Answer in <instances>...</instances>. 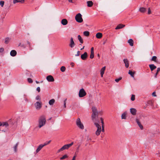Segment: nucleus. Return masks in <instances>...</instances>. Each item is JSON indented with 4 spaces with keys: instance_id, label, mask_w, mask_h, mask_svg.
Returning <instances> with one entry per match:
<instances>
[{
    "instance_id": "obj_23",
    "label": "nucleus",
    "mask_w": 160,
    "mask_h": 160,
    "mask_svg": "<svg viewBox=\"0 0 160 160\" xmlns=\"http://www.w3.org/2000/svg\"><path fill=\"white\" fill-rule=\"evenodd\" d=\"M139 11L142 13H144L146 11V8L143 7H141L139 9Z\"/></svg>"
},
{
    "instance_id": "obj_13",
    "label": "nucleus",
    "mask_w": 160,
    "mask_h": 160,
    "mask_svg": "<svg viewBox=\"0 0 160 160\" xmlns=\"http://www.w3.org/2000/svg\"><path fill=\"white\" fill-rule=\"evenodd\" d=\"M61 24L64 26L66 25L68 23V21L66 19H63L61 21Z\"/></svg>"
},
{
    "instance_id": "obj_31",
    "label": "nucleus",
    "mask_w": 160,
    "mask_h": 160,
    "mask_svg": "<svg viewBox=\"0 0 160 160\" xmlns=\"http://www.w3.org/2000/svg\"><path fill=\"white\" fill-rule=\"evenodd\" d=\"M134 72H132L130 70H129L128 74H130L132 77H134Z\"/></svg>"
},
{
    "instance_id": "obj_20",
    "label": "nucleus",
    "mask_w": 160,
    "mask_h": 160,
    "mask_svg": "<svg viewBox=\"0 0 160 160\" xmlns=\"http://www.w3.org/2000/svg\"><path fill=\"white\" fill-rule=\"evenodd\" d=\"M17 54V52L15 50H12L11 51L10 55L12 56H15Z\"/></svg>"
},
{
    "instance_id": "obj_2",
    "label": "nucleus",
    "mask_w": 160,
    "mask_h": 160,
    "mask_svg": "<svg viewBox=\"0 0 160 160\" xmlns=\"http://www.w3.org/2000/svg\"><path fill=\"white\" fill-rule=\"evenodd\" d=\"M46 120L44 116H42L40 118L39 120L38 127L40 128L43 126L45 124Z\"/></svg>"
},
{
    "instance_id": "obj_39",
    "label": "nucleus",
    "mask_w": 160,
    "mask_h": 160,
    "mask_svg": "<svg viewBox=\"0 0 160 160\" xmlns=\"http://www.w3.org/2000/svg\"><path fill=\"white\" fill-rule=\"evenodd\" d=\"M10 40V39L9 38H6L5 39V43L6 44H7Z\"/></svg>"
},
{
    "instance_id": "obj_54",
    "label": "nucleus",
    "mask_w": 160,
    "mask_h": 160,
    "mask_svg": "<svg viewBox=\"0 0 160 160\" xmlns=\"http://www.w3.org/2000/svg\"><path fill=\"white\" fill-rule=\"evenodd\" d=\"M91 52H94V48L93 47H92L91 49Z\"/></svg>"
},
{
    "instance_id": "obj_60",
    "label": "nucleus",
    "mask_w": 160,
    "mask_h": 160,
    "mask_svg": "<svg viewBox=\"0 0 160 160\" xmlns=\"http://www.w3.org/2000/svg\"><path fill=\"white\" fill-rule=\"evenodd\" d=\"M0 126L2 127V123L0 122Z\"/></svg>"
},
{
    "instance_id": "obj_26",
    "label": "nucleus",
    "mask_w": 160,
    "mask_h": 160,
    "mask_svg": "<svg viewBox=\"0 0 160 160\" xmlns=\"http://www.w3.org/2000/svg\"><path fill=\"white\" fill-rule=\"evenodd\" d=\"M25 0H13V3L14 4L17 2L23 3Z\"/></svg>"
},
{
    "instance_id": "obj_44",
    "label": "nucleus",
    "mask_w": 160,
    "mask_h": 160,
    "mask_svg": "<svg viewBox=\"0 0 160 160\" xmlns=\"http://www.w3.org/2000/svg\"><path fill=\"white\" fill-rule=\"evenodd\" d=\"M55 102V100L54 99H51V105H52Z\"/></svg>"
},
{
    "instance_id": "obj_55",
    "label": "nucleus",
    "mask_w": 160,
    "mask_h": 160,
    "mask_svg": "<svg viewBox=\"0 0 160 160\" xmlns=\"http://www.w3.org/2000/svg\"><path fill=\"white\" fill-rule=\"evenodd\" d=\"M152 95L153 96H155V97H156V93H155V92H154L152 93Z\"/></svg>"
},
{
    "instance_id": "obj_34",
    "label": "nucleus",
    "mask_w": 160,
    "mask_h": 160,
    "mask_svg": "<svg viewBox=\"0 0 160 160\" xmlns=\"http://www.w3.org/2000/svg\"><path fill=\"white\" fill-rule=\"evenodd\" d=\"M50 143V140L45 142L43 144H42V145L43 147H44V146H45L48 145V144H49Z\"/></svg>"
},
{
    "instance_id": "obj_49",
    "label": "nucleus",
    "mask_w": 160,
    "mask_h": 160,
    "mask_svg": "<svg viewBox=\"0 0 160 160\" xmlns=\"http://www.w3.org/2000/svg\"><path fill=\"white\" fill-rule=\"evenodd\" d=\"M4 51V49L3 48H0V52L1 53L3 52Z\"/></svg>"
},
{
    "instance_id": "obj_14",
    "label": "nucleus",
    "mask_w": 160,
    "mask_h": 160,
    "mask_svg": "<svg viewBox=\"0 0 160 160\" xmlns=\"http://www.w3.org/2000/svg\"><path fill=\"white\" fill-rule=\"evenodd\" d=\"M149 66L151 71H152L157 68V67L153 64H150Z\"/></svg>"
},
{
    "instance_id": "obj_1",
    "label": "nucleus",
    "mask_w": 160,
    "mask_h": 160,
    "mask_svg": "<svg viewBox=\"0 0 160 160\" xmlns=\"http://www.w3.org/2000/svg\"><path fill=\"white\" fill-rule=\"evenodd\" d=\"M92 119L93 120H96V117H98V112L97 111L96 107H93L92 108Z\"/></svg>"
},
{
    "instance_id": "obj_51",
    "label": "nucleus",
    "mask_w": 160,
    "mask_h": 160,
    "mask_svg": "<svg viewBox=\"0 0 160 160\" xmlns=\"http://www.w3.org/2000/svg\"><path fill=\"white\" fill-rule=\"evenodd\" d=\"M54 80L52 76L51 75V82H53Z\"/></svg>"
},
{
    "instance_id": "obj_12",
    "label": "nucleus",
    "mask_w": 160,
    "mask_h": 160,
    "mask_svg": "<svg viewBox=\"0 0 160 160\" xmlns=\"http://www.w3.org/2000/svg\"><path fill=\"white\" fill-rule=\"evenodd\" d=\"M130 112L132 115H135L136 114L137 110L134 108H131L130 109Z\"/></svg>"
},
{
    "instance_id": "obj_19",
    "label": "nucleus",
    "mask_w": 160,
    "mask_h": 160,
    "mask_svg": "<svg viewBox=\"0 0 160 160\" xmlns=\"http://www.w3.org/2000/svg\"><path fill=\"white\" fill-rule=\"evenodd\" d=\"M96 36L97 38L100 39L102 38V34L100 32H98L96 34Z\"/></svg>"
},
{
    "instance_id": "obj_35",
    "label": "nucleus",
    "mask_w": 160,
    "mask_h": 160,
    "mask_svg": "<svg viewBox=\"0 0 160 160\" xmlns=\"http://www.w3.org/2000/svg\"><path fill=\"white\" fill-rule=\"evenodd\" d=\"M68 157V156L67 155L65 154L63 155L62 157L60 158V160H63L65 159V158H67Z\"/></svg>"
},
{
    "instance_id": "obj_47",
    "label": "nucleus",
    "mask_w": 160,
    "mask_h": 160,
    "mask_svg": "<svg viewBox=\"0 0 160 160\" xmlns=\"http://www.w3.org/2000/svg\"><path fill=\"white\" fill-rule=\"evenodd\" d=\"M46 79L48 82H50V75L47 77Z\"/></svg>"
},
{
    "instance_id": "obj_18",
    "label": "nucleus",
    "mask_w": 160,
    "mask_h": 160,
    "mask_svg": "<svg viewBox=\"0 0 160 160\" xmlns=\"http://www.w3.org/2000/svg\"><path fill=\"white\" fill-rule=\"evenodd\" d=\"M125 26V25L121 24H119L116 28V29H118L122 28Z\"/></svg>"
},
{
    "instance_id": "obj_41",
    "label": "nucleus",
    "mask_w": 160,
    "mask_h": 160,
    "mask_svg": "<svg viewBox=\"0 0 160 160\" xmlns=\"http://www.w3.org/2000/svg\"><path fill=\"white\" fill-rule=\"evenodd\" d=\"M122 79V78L121 77H120L118 78L115 79V80L117 82H118L120 80H121Z\"/></svg>"
},
{
    "instance_id": "obj_43",
    "label": "nucleus",
    "mask_w": 160,
    "mask_h": 160,
    "mask_svg": "<svg viewBox=\"0 0 160 160\" xmlns=\"http://www.w3.org/2000/svg\"><path fill=\"white\" fill-rule=\"evenodd\" d=\"M87 141H91L92 140L91 138L89 135L87 136Z\"/></svg>"
},
{
    "instance_id": "obj_16",
    "label": "nucleus",
    "mask_w": 160,
    "mask_h": 160,
    "mask_svg": "<svg viewBox=\"0 0 160 160\" xmlns=\"http://www.w3.org/2000/svg\"><path fill=\"white\" fill-rule=\"evenodd\" d=\"M43 147L42 145V144H41L39 145L38 147V148L36 150V153H38Z\"/></svg>"
},
{
    "instance_id": "obj_56",
    "label": "nucleus",
    "mask_w": 160,
    "mask_h": 160,
    "mask_svg": "<svg viewBox=\"0 0 160 160\" xmlns=\"http://www.w3.org/2000/svg\"><path fill=\"white\" fill-rule=\"evenodd\" d=\"M102 131L104 132V125H102Z\"/></svg>"
},
{
    "instance_id": "obj_21",
    "label": "nucleus",
    "mask_w": 160,
    "mask_h": 160,
    "mask_svg": "<svg viewBox=\"0 0 160 160\" xmlns=\"http://www.w3.org/2000/svg\"><path fill=\"white\" fill-rule=\"evenodd\" d=\"M136 122L140 129H143V126L141 124L140 122L139 121V120L138 119H136Z\"/></svg>"
},
{
    "instance_id": "obj_7",
    "label": "nucleus",
    "mask_w": 160,
    "mask_h": 160,
    "mask_svg": "<svg viewBox=\"0 0 160 160\" xmlns=\"http://www.w3.org/2000/svg\"><path fill=\"white\" fill-rule=\"evenodd\" d=\"M86 93L83 88L80 90L78 93V96L80 98L86 96Z\"/></svg>"
},
{
    "instance_id": "obj_4",
    "label": "nucleus",
    "mask_w": 160,
    "mask_h": 160,
    "mask_svg": "<svg viewBox=\"0 0 160 160\" xmlns=\"http://www.w3.org/2000/svg\"><path fill=\"white\" fill-rule=\"evenodd\" d=\"M76 125L80 129H83L84 128V126L81 122V120L79 118H78L76 122Z\"/></svg>"
},
{
    "instance_id": "obj_29",
    "label": "nucleus",
    "mask_w": 160,
    "mask_h": 160,
    "mask_svg": "<svg viewBox=\"0 0 160 160\" xmlns=\"http://www.w3.org/2000/svg\"><path fill=\"white\" fill-rule=\"evenodd\" d=\"M18 145V143H17L14 146L13 148L15 152H16L17 151V148Z\"/></svg>"
},
{
    "instance_id": "obj_50",
    "label": "nucleus",
    "mask_w": 160,
    "mask_h": 160,
    "mask_svg": "<svg viewBox=\"0 0 160 160\" xmlns=\"http://www.w3.org/2000/svg\"><path fill=\"white\" fill-rule=\"evenodd\" d=\"M148 14H150L151 13V11L150 10V8H148Z\"/></svg>"
},
{
    "instance_id": "obj_38",
    "label": "nucleus",
    "mask_w": 160,
    "mask_h": 160,
    "mask_svg": "<svg viewBox=\"0 0 160 160\" xmlns=\"http://www.w3.org/2000/svg\"><path fill=\"white\" fill-rule=\"evenodd\" d=\"M157 57L155 56H153L152 58L151 61L156 62Z\"/></svg>"
},
{
    "instance_id": "obj_59",
    "label": "nucleus",
    "mask_w": 160,
    "mask_h": 160,
    "mask_svg": "<svg viewBox=\"0 0 160 160\" xmlns=\"http://www.w3.org/2000/svg\"><path fill=\"white\" fill-rule=\"evenodd\" d=\"M84 47H85V46H83V47L82 48H81L80 49V50H82L84 48Z\"/></svg>"
},
{
    "instance_id": "obj_33",
    "label": "nucleus",
    "mask_w": 160,
    "mask_h": 160,
    "mask_svg": "<svg viewBox=\"0 0 160 160\" xmlns=\"http://www.w3.org/2000/svg\"><path fill=\"white\" fill-rule=\"evenodd\" d=\"M160 71V68H158L157 69V72L155 73V76H154V77H155V78H157V75L158 74V72Z\"/></svg>"
},
{
    "instance_id": "obj_17",
    "label": "nucleus",
    "mask_w": 160,
    "mask_h": 160,
    "mask_svg": "<svg viewBox=\"0 0 160 160\" xmlns=\"http://www.w3.org/2000/svg\"><path fill=\"white\" fill-rule=\"evenodd\" d=\"M106 69V67L105 66L103 67L101 70L100 73L101 75V77H102L103 75L104 74V72Z\"/></svg>"
},
{
    "instance_id": "obj_61",
    "label": "nucleus",
    "mask_w": 160,
    "mask_h": 160,
    "mask_svg": "<svg viewBox=\"0 0 160 160\" xmlns=\"http://www.w3.org/2000/svg\"><path fill=\"white\" fill-rule=\"evenodd\" d=\"M71 64L72 65V67L73 66H74V63H73L72 62L71 63Z\"/></svg>"
},
{
    "instance_id": "obj_40",
    "label": "nucleus",
    "mask_w": 160,
    "mask_h": 160,
    "mask_svg": "<svg viewBox=\"0 0 160 160\" xmlns=\"http://www.w3.org/2000/svg\"><path fill=\"white\" fill-rule=\"evenodd\" d=\"M131 99L132 101H133L135 99V95L133 94H132L131 96Z\"/></svg>"
},
{
    "instance_id": "obj_11",
    "label": "nucleus",
    "mask_w": 160,
    "mask_h": 160,
    "mask_svg": "<svg viewBox=\"0 0 160 160\" xmlns=\"http://www.w3.org/2000/svg\"><path fill=\"white\" fill-rule=\"evenodd\" d=\"M88 53L87 52H85L83 54L81 55V58L82 60H85L88 57Z\"/></svg>"
},
{
    "instance_id": "obj_15",
    "label": "nucleus",
    "mask_w": 160,
    "mask_h": 160,
    "mask_svg": "<svg viewBox=\"0 0 160 160\" xmlns=\"http://www.w3.org/2000/svg\"><path fill=\"white\" fill-rule=\"evenodd\" d=\"M124 63L125 64V66L126 68H128L129 67V61L127 59H123Z\"/></svg>"
},
{
    "instance_id": "obj_36",
    "label": "nucleus",
    "mask_w": 160,
    "mask_h": 160,
    "mask_svg": "<svg viewBox=\"0 0 160 160\" xmlns=\"http://www.w3.org/2000/svg\"><path fill=\"white\" fill-rule=\"evenodd\" d=\"M60 70L62 72H64L66 70V68L64 66H62Z\"/></svg>"
},
{
    "instance_id": "obj_8",
    "label": "nucleus",
    "mask_w": 160,
    "mask_h": 160,
    "mask_svg": "<svg viewBox=\"0 0 160 160\" xmlns=\"http://www.w3.org/2000/svg\"><path fill=\"white\" fill-rule=\"evenodd\" d=\"M9 126V124L7 122H3L2 123V127L0 128V131L5 132V130H3V128L4 127L7 128Z\"/></svg>"
},
{
    "instance_id": "obj_30",
    "label": "nucleus",
    "mask_w": 160,
    "mask_h": 160,
    "mask_svg": "<svg viewBox=\"0 0 160 160\" xmlns=\"http://www.w3.org/2000/svg\"><path fill=\"white\" fill-rule=\"evenodd\" d=\"M83 34L85 36L88 37L89 36L90 33L88 31H86L83 32Z\"/></svg>"
},
{
    "instance_id": "obj_52",
    "label": "nucleus",
    "mask_w": 160,
    "mask_h": 160,
    "mask_svg": "<svg viewBox=\"0 0 160 160\" xmlns=\"http://www.w3.org/2000/svg\"><path fill=\"white\" fill-rule=\"evenodd\" d=\"M80 51H78L77 52V54L75 55L76 56H78L80 55Z\"/></svg>"
},
{
    "instance_id": "obj_5",
    "label": "nucleus",
    "mask_w": 160,
    "mask_h": 160,
    "mask_svg": "<svg viewBox=\"0 0 160 160\" xmlns=\"http://www.w3.org/2000/svg\"><path fill=\"white\" fill-rule=\"evenodd\" d=\"M82 16V15L80 13H78L77 14L75 17V19L76 21L79 23L82 22L83 19Z\"/></svg>"
},
{
    "instance_id": "obj_22",
    "label": "nucleus",
    "mask_w": 160,
    "mask_h": 160,
    "mask_svg": "<svg viewBox=\"0 0 160 160\" xmlns=\"http://www.w3.org/2000/svg\"><path fill=\"white\" fill-rule=\"evenodd\" d=\"M128 43H129L130 46H133V41L132 39H129L128 41Z\"/></svg>"
},
{
    "instance_id": "obj_37",
    "label": "nucleus",
    "mask_w": 160,
    "mask_h": 160,
    "mask_svg": "<svg viewBox=\"0 0 160 160\" xmlns=\"http://www.w3.org/2000/svg\"><path fill=\"white\" fill-rule=\"evenodd\" d=\"M94 57V52H91V54L90 56V58L91 59H92Z\"/></svg>"
},
{
    "instance_id": "obj_28",
    "label": "nucleus",
    "mask_w": 160,
    "mask_h": 160,
    "mask_svg": "<svg viewBox=\"0 0 160 160\" xmlns=\"http://www.w3.org/2000/svg\"><path fill=\"white\" fill-rule=\"evenodd\" d=\"M101 131V129H97V130L95 132V134L97 136H98L100 135Z\"/></svg>"
},
{
    "instance_id": "obj_63",
    "label": "nucleus",
    "mask_w": 160,
    "mask_h": 160,
    "mask_svg": "<svg viewBox=\"0 0 160 160\" xmlns=\"http://www.w3.org/2000/svg\"><path fill=\"white\" fill-rule=\"evenodd\" d=\"M27 43H28V44L29 45H30V42H29L28 41V42H27Z\"/></svg>"
},
{
    "instance_id": "obj_53",
    "label": "nucleus",
    "mask_w": 160,
    "mask_h": 160,
    "mask_svg": "<svg viewBox=\"0 0 160 160\" xmlns=\"http://www.w3.org/2000/svg\"><path fill=\"white\" fill-rule=\"evenodd\" d=\"M37 90L38 91V92H39L40 91V87H38L37 88Z\"/></svg>"
},
{
    "instance_id": "obj_57",
    "label": "nucleus",
    "mask_w": 160,
    "mask_h": 160,
    "mask_svg": "<svg viewBox=\"0 0 160 160\" xmlns=\"http://www.w3.org/2000/svg\"><path fill=\"white\" fill-rule=\"evenodd\" d=\"M76 157V156H74L72 160H75Z\"/></svg>"
},
{
    "instance_id": "obj_3",
    "label": "nucleus",
    "mask_w": 160,
    "mask_h": 160,
    "mask_svg": "<svg viewBox=\"0 0 160 160\" xmlns=\"http://www.w3.org/2000/svg\"><path fill=\"white\" fill-rule=\"evenodd\" d=\"M73 144V142H72L71 143L69 144H67L64 145L63 147H62L60 149H58L57 151L58 153H59V152L63 151L65 149H68Z\"/></svg>"
},
{
    "instance_id": "obj_46",
    "label": "nucleus",
    "mask_w": 160,
    "mask_h": 160,
    "mask_svg": "<svg viewBox=\"0 0 160 160\" xmlns=\"http://www.w3.org/2000/svg\"><path fill=\"white\" fill-rule=\"evenodd\" d=\"M66 101H67V99H66L64 100V102L63 107L64 108L66 107Z\"/></svg>"
},
{
    "instance_id": "obj_62",
    "label": "nucleus",
    "mask_w": 160,
    "mask_h": 160,
    "mask_svg": "<svg viewBox=\"0 0 160 160\" xmlns=\"http://www.w3.org/2000/svg\"><path fill=\"white\" fill-rule=\"evenodd\" d=\"M107 41V40H106L105 41H104L103 42V44H104L106 42V41Z\"/></svg>"
},
{
    "instance_id": "obj_48",
    "label": "nucleus",
    "mask_w": 160,
    "mask_h": 160,
    "mask_svg": "<svg viewBox=\"0 0 160 160\" xmlns=\"http://www.w3.org/2000/svg\"><path fill=\"white\" fill-rule=\"evenodd\" d=\"M100 120L101 121V122L102 124V125H104V122L103 118H100Z\"/></svg>"
},
{
    "instance_id": "obj_42",
    "label": "nucleus",
    "mask_w": 160,
    "mask_h": 160,
    "mask_svg": "<svg viewBox=\"0 0 160 160\" xmlns=\"http://www.w3.org/2000/svg\"><path fill=\"white\" fill-rule=\"evenodd\" d=\"M4 3V2L3 1H1L0 2V5L2 7H3Z\"/></svg>"
},
{
    "instance_id": "obj_10",
    "label": "nucleus",
    "mask_w": 160,
    "mask_h": 160,
    "mask_svg": "<svg viewBox=\"0 0 160 160\" xmlns=\"http://www.w3.org/2000/svg\"><path fill=\"white\" fill-rule=\"evenodd\" d=\"M75 44L74 43L73 38H71L70 40V43L69 44V46L71 48H73L75 45Z\"/></svg>"
},
{
    "instance_id": "obj_24",
    "label": "nucleus",
    "mask_w": 160,
    "mask_h": 160,
    "mask_svg": "<svg viewBox=\"0 0 160 160\" xmlns=\"http://www.w3.org/2000/svg\"><path fill=\"white\" fill-rule=\"evenodd\" d=\"M87 6L88 7H91L93 5V3L92 1H88L87 2Z\"/></svg>"
},
{
    "instance_id": "obj_9",
    "label": "nucleus",
    "mask_w": 160,
    "mask_h": 160,
    "mask_svg": "<svg viewBox=\"0 0 160 160\" xmlns=\"http://www.w3.org/2000/svg\"><path fill=\"white\" fill-rule=\"evenodd\" d=\"M93 122H94V124L96 127L97 128V129H101V126L99 125L98 122H99V121H98L97 120H93Z\"/></svg>"
},
{
    "instance_id": "obj_6",
    "label": "nucleus",
    "mask_w": 160,
    "mask_h": 160,
    "mask_svg": "<svg viewBox=\"0 0 160 160\" xmlns=\"http://www.w3.org/2000/svg\"><path fill=\"white\" fill-rule=\"evenodd\" d=\"M42 103L41 101H36L34 105L37 110H40L42 108Z\"/></svg>"
},
{
    "instance_id": "obj_25",
    "label": "nucleus",
    "mask_w": 160,
    "mask_h": 160,
    "mask_svg": "<svg viewBox=\"0 0 160 160\" xmlns=\"http://www.w3.org/2000/svg\"><path fill=\"white\" fill-rule=\"evenodd\" d=\"M127 114V112H125L122 114L121 116V118L122 119H126V115Z\"/></svg>"
},
{
    "instance_id": "obj_45",
    "label": "nucleus",
    "mask_w": 160,
    "mask_h": 160,
    "mask_svg": "<svg viewBox=\"0 0 160 160\" xmlns=\"http://www.w3.org/2000/svg\"><path fill=\"white\" fill-rule=\"evenodd\" d=\"M28 82L30 83H32V82L33 81L32 79L30 78H28Z\"/></svg>"
},
{
    "instance_id": "obj_27",
    "label": "nucleus",
    "mask_w": 160,
    "mask_h": 160,
    "mask_svg": "<svg viewBox=\"0 0 160 160\" xmlns=\"http://www.w3.org/2000/svg\"><path fill=\"white\" fill-rule=\"evenodd\" d=\"M78 39L79 40V42H80L81 43H83V40L82 39V38H81V37L80 35H78Z\"/></svg>"
},
{
    "instance_id": "obj_32",
    "label": "nucleus",
    "mask_w": 160,
    "mask_h": 160,
    "mask_svg": "<svg viewBox=\"0 0 160 160\" xmlns=\"http://www.w3.org/2000/svg\"><path fill=\"white\" fill-rule=\"evenodd\" d=\"M35 99L37 101H41L40 96L39 95H38L36 97Z\"/></svg>"
},
{
    "instance_id": "obj_58",
    "label": "nucleus",
    "mask_w": 160,
    "mask_h": 160,
    "mask_svg": "<svg viewBox=\"0 0 160 160\" xmlns=\"http://www.w3.org/2000/svg\"><path fill=\"white\" fill-rule=\"evenodd\" d=\"M72 0H68L69 2H72Z\"/></svg>"
},
{
    "instance_id": "obj_64",
    "label": "nucleus",
    "mask_w": 160,
    "mask_h": 160,
    "mask_svg": "<svg viewBox=\"0 0 160 160\" xmlns=\"http://www.w3.org/2000/svg\"><path fill=\"white\" fill-rule=\"evenodd\" d=\"M36 82L37 83H39V82L37 81H36Z\"/></svg>"
}]
</instances>
